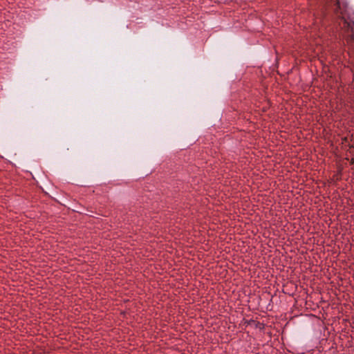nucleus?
<instances>
[{"label":"nucleus","mask_w":354,"mask_h":354,"mask_svg":"<svg viewBox=\"0 0 354 354\" xmlns=\"http://www.w3.org/2000/svg\"><path fill=\"white\" fill-rule=\"evenodd\" d=\"M331 3L335 6V10L339 12L342 15L344 19V28L347 27L348 30H351V32L354 35V22H348L345 19L344 12L346 11V5L342 0H330Z\"/></svg>","instance_id":"f257e3e1"}]
</instances>
